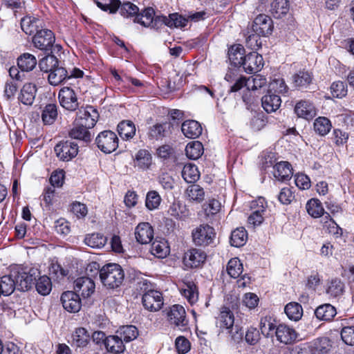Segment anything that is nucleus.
<instances>
[{
    "mask_svg": "<svg viewBox=\"0 0 354 354\" xmlns=\"http://www.w3.org/2000/svg\"><path fill=\"white\" fill-rule=\"evenodd\" d=\"M93 271H95V272L94 274H91V276L94 277L99 273L102 283L109 289L119 288L124 279V271L117 263H108L100 269L99 264L93 262L89 264L86 270L87 274H89V272H91Z\"/></svg>",
    "mask_w": 354,
    "mask_h": 354,
    "instance_id": "f257e3e1",
    "label": "nucleus"
},
{
    "mask_svg": "<svg viewBox=\"0 0 354 354\" xmlns=\"http://www.w3.org/2000/svg\"><path fill=\"white\" fill-rule=\"evenodd\" d=\"M16 288L21 291H27L31 288L34 281L36 280L37 270L30 268L28 270L26 268H18L11 271Z\"/></svg>",
    "mask_w": 354,
    "mask_h": 354,
    "instance_id": "f03ea898",
    "label": "nucleus"
},
{
    "mask_svg": "<svg viewBox=\"0 0 354 354\" xmlns=\"http://www.w3.org/2000/svg\"><path fill=\"white\" fill-rule=\"evenodd\" d=\"M33 46L44 53H53V46L55 42L53 32L49 29H40L32 38Z\"/></svg>",
    "mask_w": 354,
    "mask_h": 354,
    "instance_id": "7ed1b4c3",
    "label": "nucleus"
},
{
    "mask_svg": "<svg viewBox=\"0 0 354 354\" xmlns=\"http://www.w3.org/2000/svg\"><path fill=\"white\" fill-rule=\"evenodd\" d=\"M118 138L115 133L110 130L100 132L95 139V143L102 152L111 153L118 147Z\"/></svg>",
    "mask_w": 354,
    "mask_h": 354,
    "instance_id": "20e7f679",
    "label": "nucleus"
},
{
    "mask_svg": "<svg viewBox=\"0 0 354 354\" xmlns=\"http://www.w3.org/2000/svg\"><path fill=\"white\" fill-rule=\"evenodd\" d=\"M162 16H155L154 10L149 7L144 9L141 12H138L133 21L145 27L158 30L162 26Z\"/></svg>",
    "mask_w": 354,
    "mask_h": 354,
    "instance_id": "39448f33",
    "label": "nucleus"
},
{
    "mask_svg": "<svg viewBox=\"0 0 354 354\" xmlns=\"http://www.w3.org/2000/svg\"><path fill=\"white\" fill-rule=\"evenodd\" d=\"M79 147L75 142L62 140L57 143L54 151L57 157L62 161L68 162L75 158L78 153Z\"/></svg>",
    "mask_w": 354,
    "mask_h": 354,
    "instance_id": "423d86ee",
    "label": "nucleus"
},
{
    "mask_svg": "<svg viewBox=\"0 0 354 354\" xmlns=\"http://www.w3.org/2000/svg\"><path fill=\"white\" fill-rule=\"evenodd\" d=\"M58 99L60 105L67 111H75L80 106L76 92L69 86H64L59 90Z\"/></svg>",
    "mask_w": 354,
    "mask_h": 354,
    "instance_id": "0eeeda50",
    "label": "nucleus"
},
{
    "mask_svg": "<svg viewBox=\"0 0 354 354\" xmlns=\"http://www.w3.org/2000/svg\"><path fill=\"white\" fill-rule=\"evenodd\" d=\"M216 233L209 225H201L192 232L194 242L201 246H207L214 243Z\"/></svg>",
    "mask_w": 354,
    "mask_h": 354,
    "instance_id": "6e6552de",
    "label": "nucleus"
},
{
    "mask_svg": "<svg viewBox=\"0 0 354 354\" xmlns=\"http://www.w3.org/2000/svg\"><path fill=\"white\" fill-rule=\"evenodd\" d=\"M99 118L97 111L91 106H86L84 109H80L77 113L75 120V124L87 129H92L95 125Z\"/></svg>",
    "mask_w": 354,
    "mask_h": 354,
    "instance_id": "1a4fd4ad",
    "label": "nucleus"
},
{
    "mask_svg": "<svg viewBox=\"0 0 354 354\" xmlns=\"http://www.w3.org/2000/svg\"><path fill=\"white\" fill-rule=\"evenodd\" d=\"M167 318L171 324L179 328L181 330H185L188 320L186 319L185 310L181 305L172 306L167 313Z\"/></svg>",
    "mask_w": 354,
    "mask_h": 354,
    "instance_id": "9d476101",
    "label": "nucleus"
},
{
    "mask_svg": "<svg viewBox=\"0 0 354 354\" xmlns=\"http://www.w3.org/2000/svg\"><path fill=\"white\" fill-rule=\"evenodd\" d=\"M241 66L247 73L258 72L263 66V57L256 51L250 52L244 56Z\"/></svg>",
    "mask_w": 354,
    "mask_h": 354,
    "instance_id": "9b49d317",
    "label": "nucleus"
},
{
    "mask_svg": "<svg viewBox=\"0 0 354 354\" xmlns=\"http://www.w3.org/2000/svg\"><path fill=\"white\" fill-rule=\"evenodd\" d=\"M142 303L144 308L151 312H156L163 306V297L160 292L153 290L142 297Z\"/></svg>",
    "mask_w": 354,
    "mask_h": 354,
    "instance_id": "f8f14e48",
    "label": "nucleus"
},
{
    "mask_svg": "<svg viewBox=\"0 0 354 354\" xmlns=\"http://www.w3.org/2000/svg\"><path fill=\"white\" fill-rule=\"evenodd\" d=\"M252 28L254 32L264 37L268 36L273 30L272 20L268 15H259L254 19Z\"/></svg>",
    "mask_w": 354,
    "mask_h": 354,
    "instance_id": "ddd939ff",
    "label": "nucleus"
},
{
    "mask_svg": "<svg viewBox=\"0 0 354 354\" xmlns=\"http://www.w3.org/2000/svg\"><path fill=\"white\" fill-rule=\"evenodd\" d=\"M206 259V254L200 249L192 248L184 254V264L190 268H197L201 266Z\"/></svg>",
    "mask_w": 354,
    "mask_h": 354,
    "instance_id": "4468645a",
    "label": "nucleus"
},
{
    "mask_svg": "<svg viewBox=\"0 0 354 354\" xmlns=\"http://www.w3.org/2000/svg\"><path fill=\"white\" fill-rule=\"evenodd\" d=\"M95 288L93 280L88 277H79L74 281V292L83 298L89 297L94 292Z\"/></svg>",
    "mask_w": 354,
    "mask_h": 354,
    "instance_id": "2eb2a0df",
    "label": "nucleus"
},
{
    "mask_svg": "<svg viewBox=\"0 0 354 354\" xmlns=\"http://www.w3.org/2000/svg\"><path fill=\"white\" fill-rule=\"evenodd\" d=\"M63 308L69 313L78 312L82 306L80 295L73 291H66L62 294Z\"/></svg>",
    "mask_w": 354,
    "mask_h": 354,
    "instance_id": "dca6fc26",
    "label": "nucleus"
},
{
    "mask_svg": "<svg viewBox=\"0 0 354 354\" xmlns=\"http://www.w3.org/2000/svg\"><path fill=\"white\" fill-rule=\"evenodd\" d=\"M184 196L189 203L198 204L204 201L205 192L201 185L193 183L186 188Z\"/></svg>",
    "mask_w": 354,
    "mask_h": 354,
    "instance_id": "f3484780",
    "label": "nucleus"
},
{
    "mask_svg": "<svg viewBox=\"0 0 354 354\" xmlns=\"http://www.w3.org/2000/svg\"><path fill=\"white\" fill-rule=\"evenodd\" d=\"M135 236L138 243H149L153 238V229L149 223H141L136 228Z\"/></svg>",
    "mask_w": 354,
    "mask_h": 354,
    "instance_id": "a211bd4d",
    "label": "nucleus"
},
{
    "mask_svg": "<svg viewBox=\"0 0 354 354\" xmlns=\"http://www.w3.org/2000/svg\"><path fill=\"white\" fill-rule=\"evenodd\" d=\"M292 165L287 161L277 162L274 166V177L281 182H285L291 179L292 176Z\"/></svg>",
    "mask_w": 354,
    "mask_h": 354,
    "instance_id": "6ab92c4d",
    "label": "nucleus"
},
{
    "mask_svg": "<svg viewBox=\"0 0 354 354\" xmlns=\"http://www.w3.org/2000/svg\"><path fill=\"white\" fill-rule=\"evenodd\" d=\"M277 339L281 343L290 344L297 339V333L295 329L286 324H279L275 330Z\"/></svg>",
    "mask_w": 354,
    "mask_h": 354,
    "instance_id": "aec40b11",
    "label": "nucleus"
},
{
    "mask_svg": "<svg viewBox=\"0 0 354 354\" xmlns=\"http://www.w3.org/2000/svg\"><path fill=\"white\" fill-rule=\"evenodd\" d=\"M295 112L299 118L311 120L316 115V109L313 104L306 100H301L295 106Z\"/></svg>",
    "mask_w": 354,
    "mask_h": 354,
    "instance_id": "412c9836",
    "label": "nucleus"
},
{
    "mask_svg": "<svg viewBox=\"0 0 354 354\" xmlns=\"http://www.w3.org/2000/svg\"><path fill=\"white\" fill-rule=\"evenodd\" d=\"M181 131L185 137L195 139L201 135L203 129L198 122L194 120H188L182 124Z\"/></svg>",
    "mask_w": 354,
    "mask_h": 354,
    "instance_id": "4be33fe9",
    "label": "nucleus"
},
{
    "mask_svg": "<svg viewBox=\"0 0 354 354\" xmlns=\"http://www.w3.org/2000/svg\"><path fill=\"white\" fill-rule=\"evenodd\" d=\"M188 21L187 17L178 12L169 14L168 17L162 16V26L165 25L170 28H183L187 26Z\"/></svg>",
    "mask_w": 354,
    "mask_h": 354,
    "instance_id": "5701e85b",
    "label": "nucleus"
},
{
    "mask_svg": "<svg viewBox=\"0 0 354 354\" xmlns=\"http://www.w3.org/2000/svg\"><path fill=\"white\" fill-rule=\"evenodd\" d=\"M281 100L279 95L271 93H268L261 98V104L263 109L267 113L275 112L280 107Z\"/></svg>",
    "mask_w": 354,
    "mask_h": 354,
    "instance_id": "b1692460",
    "label": "nucleus"
},
{
    "mask_svg": "<svg viewBox=\"0 0 354 354\" xmlns=\"http://www.w3.org/2000/svg\"><path fill=\"white\" fill-rule=\"evenodd\" d=\"M48 73V80L49 84L52 86L61 84L68 78V71L60 65H58V66L55 67Z\"/></svg>",
    "mask_w": 354,
    "mask_h": 354,
    "instance_id": "393cba45",
    "label": "nucleus"
},
{
    "mask_svg": "<svg viewBox=\"0 0 354 354\" xmlns=\"http://www.w3.org/2000/svg\"><path fill=\"white\" fill-rule=\"evenodd\" d=\"M312 354H327L331 344L328 337H322L314 339L309 346Z\"/></svg>",
    "mask_w": 354,
    "mask_h": 354,
    "instance_id": "a878e982",
    "label": "nucleus"
},
{
    "mask_svg": "<svg viewBox=\"0 0 354 354\" xmlns=\"http://www.w3.org/2000/svg\"><path fill=\"white\" fill-rule=\"evenodd\" d=\"M37 93V87L32 83L25 84L21 89L19 100L25 105H32Z\"/></svg>",
    "mask_w": 354,
    "mask_h": 354,
    "instance_id": "bb28decb",
    "label": "nucleus"
},
{
    "mask_svg": "<svg viewBox=\"0 0 354 354\" xmlns=\"http://www.w3.org/2000/svg\"><path fill=\"white\" fill-rule=\"evenodd\" d=\"M167 214L178 220H184L189 216V210L179 201H174L169 207Z\"/></svg>",
    "mask_w": 354,
    "mask_h": 354,
    "instance_id": "cd10ccee",
    "label": "nucleus"
},
{
    "mask_svg": "<svg viewBox=\"0 0 354 354\" xmlns=\"http://www.w3.org/2000/svg\"><path fill=\"white\" fill-rule=\"evenodd\" d=\"M151 253L157 258L162 259L169 254V246L164 239H155L151 245Z\"/></svg>",
    "mask_w": 354,
    "mask_h": 354,
    "instance_id": "c85d7f7f",
    "label": "nucleus"
},
{
    "mask_svg": "<svg viewBox=\"0 0 354 354\" xmlns=\"http://www.w3.org/2000/svg\"><path fill=\"white\" fill-rule=\"evenodd\" d=\"M88 129H89L79 125V124H75L74 121V127L68 131V136L72 139L88 143L91 140V134Z\"/></svg>",
    "mask_w": 354,
    "mask_h": 354,
    "instance_id": "c756f323",
    "label": "nucleus"
},
{
    "mask_svg": "<svg viewBox=\"0 0 354 354\" xmlns=\"http://www.w3.org/2000/svg\"><path fill=\"white\" fill-rule=\"evenodd\" d=\"M245 49L241 44H234L228 49V58L231 65L236 67L241 66V62L244 58L243 54Z\"/></svg>",
    "mask_w": 354,
    "mask_h": 354,
    "instance_id": "7c9ffc66",
    "label": "nucleus"
},
{
    "mask_svg": "<svg viewBox=\"0 0 354 354\" xmlns=\"http://www.w3.org/2000/svg\"><path fill=\"white\" fill-rule=\"evenodd\" d=\"M37 64L35 55L25 53L17 58V66L23 72H29L32 71Z\"/></svg>",
    "mask_w": 354,
    "mask_h": 354,
    "instance_id": "2f4dec72",
    "label": "nucleus"
},
{
    "mask_svg": "<svg viewBox=\"0 0 354 354\" xmlns=\"http://www.w3.org/2000/svg\"><path fill=\"white\" fill-rule=\"evenodd\" d=\"M336 314V308L330 304L320 305L315 310L316 317L323 321L332 320Z\"/></svg>",
    "mask_w": 354,
    "mask_h": 354,
    "instance_id": "473e14b6",
    "label": "nucleus"
},
{
    "mask_svg": "<svg viewBox=\"0 0 354 354\" xmlns=\"http://www.w3.org/2000/svg\"><path fill=\"white\" fill-rule=\"evenodd\" d=\"M58 116L57 106L50 103L46 104L42 109L41 118L44 125L53 124Z\"/></svg>",
    "mask_w": 354,
    "mask_h": 354,
    "instance_id": "72a5a7b5",
    "label": "nucleus"
},
{
    "mask_svg": "<svg viewBox=\"0 0 354 354\" xmlns=\"http://www.w3.org/2000/svg\"><path fill=\"white\" fill-rule=\"evenodd\" d=\"M106 350L113 354H119L124 351L123 340L118 335L109 336L105 339Z\"/></svg>",
    "mask_w": 354,
    "mask_h": 354,
    "instance_id": "f704fd0d",
    "label": "nucleus"
},
{
    "mask_svg": "<svg viewBox=\"0 0 354 354\" xmlns=\"http://www.w3.org/2000/svg\"><path fill=\"white\" fill-rule=\"evenodd\" d=\"M71 345L75 347H85L90 340V335L84 328H76L72 334Z\"/></svg>",
    "mask_w": 354,
    "mask_h": 354,
    "instance_id": "c9c22d12",
    "label": "nucleus"
},
{
    "mask_svg": "<svg viewBox=\"0 0 354 354\" xmlns=\"http://www.w3.org/2000/svg\"><path fill=\"white\" fill-rule=\"evenodd\" d=\"M46 54L44 57L39 60L38 66L41 71L48 73L59 65V61L56 56L52 55V53L48 52Z\"/></svg>",
    "mask_w": 354,
    "mask_h": 354,
    "instance_id": "e433bc0d",
    "label": "nucleus"
},
{
    "mask_svg": "<svg viewBox=\"0 0 354 354\" xmlns=\"http://www.w3.org/2000/svg\"><path fill=\"white\" fill-rule=\"evenodd\" d=\"M290 5L288 0H274L270 6V12L273 17L280 19L289 12Z\"/></svg>",
    "mask_w": 354,
    "mask_h": 354,
    "instance_id": "4c0bfd02",
    "label": "nucleus"
},
{
    "mask_svg": "<svg viewBox=\"0 0 354 354\" xmlns=\"http://www.w3.org/2000/svg\"><path fill=\"white\" fill-rule=\"evenodd\" d=\"M135 163L140 169L147 170L152 164V156L148 150L140 149L136 154Z\"/></svg>",
    "mask_w": 354,
    "mask_h": 354,
    "instance_id": "58836bf2",
    "label": "nucleus"
},
{
    "mask_svg": "<svg viewBox=\"0 0 354 354\" xmlns=\"http://www.w3.org/2000/svg\"><path fill=\"white\" fill-rule=\"evenodd\" d=\"M40 20L32 16H26L21 19V28L26 34L31 35L39 31Z\"/></svg>",
    "mask_w": 354,
    "mask_h": 354,
    "instance_id": "ea45409f",
    "label": "nucleus"
},
{
    "mask_svg": "<svg viewBox=\"0 0 354 354\" xmlns=\"http://www.w3.org/2000/svg\"><path fill=\"white\" fill-rule=\"evenodd\" d=\"M107 241V238L101 233L95 232L85 236L84 243L92 248H102Z\"/></svg>",
    "mask_w": 354,
    "mask_h": 354,
    "instance_id": "a19ab883",
    "label": "nucleus"
},
{
    "mask_svg": "<svg viewBox=\"0 0 354 354\" xmlns=\"http://www.w3.org/2000/svg\"><path fill=\"white\" fill-rule=\"evenodd\" d=\"M16 288L15 279L12 272L8 275H4L0 278V296H8L11 295Z\"/></svg>",
    "mask_w": 354,
    "mask_h": 354,
    "instance_id": "79ce46f5",
    "label": "nucleus"
},
{
    "mask_svg": "<svg viewBox=\"0 0 354 354\" xmlns=\"http://www.w3.org/2000/svg\"><path fill=\"white\" fill-rule=\"evenodd\" d=\"M118 132L122 139L132 138L136 133V127L131 120H123L118 124Z\"/></svg>",
    "mask_w": 354,
    "mask_h": 354,
    "instance_id": "37998d69",
    "label": "nucleus"
},
{
    "mask_svg": "<svg viewBox=\"0 0 354 354\" xmlns=\"http://www.w3.org/2000/svg\"><path fill=\"white\" fill-rule=\"evenodd\" d=\"M181 174L183 179L191 184L195 183L200 178L197 167L192 163L184 165Z\"/></svg>",
    "mask_w": 354,
    "mask_h": 354,
    "instance_id": "c03bdc74",
    "label": "nucleus"
},
{
    "mask_svg": "<svg viewBox=\"0 0 354 354\" xmlns=\"http://www.w3.org/2000/svg\"><path fill=\"white\" fill-rule=\"evenodd\" d=\"M344 283L340 279H332L327 283L326 293L333 297H338L344 292Z\"/></svg>",
    "mask_w": 354,
    "mask_h": 354,
    "instance_id": "a18cd8bd",
    "label": "nucleus"
},
{
    "mask_svg": "<svg viewBox=\"0 0 354 354\" xmlns=\"http://www.w3.org/2000/svg\"><path fill=\"white\" fill-rule=\"evenodd\" d=\"M181 293L190 304H194L198 301V289L196 285L193 281L185 283V286L181 289Z\"/></svg>",
    "mask_w": 354,
    "mask_h": 354,
    "instance_id": "49530a36",
    "label": "nucleus"
},
{
    "mask_svg": "<svg viewBox=\"0 0 354 354\" xmlns=\"http://www.w3.org/2000/svg\"><path fill=\"white\" fill-rule=\"evenodd\" d=\"M219 326L221 328L228 329L234 326V317L233 313L229 308L223 306L221 308L220 315L218 317Z\"/></svg>",
    "mask_w": 354,
    "mask_h": 354,
    "instance_id": "de8ad7c7",
    "label": "nucleus"
},
{
    "mask_svg": "<svg viewBox=\"0 0 354 354\" xmlns=\"http://www.w3.org/2000/svg\"><path fill=\"white\" fill-rule=\"evenodd\" d=\"M170 124L167 122L157 123L150 127L148 136L151 139L160 140L166 136Z\"/></svg>",
    "mask_w": 354,
    "mask_h": 354,
    "instance_id": "09e8293b",
    "label": "nucleus"
},
{
    "mask_svg": "<svg viewBox=\"0 0 354 354\" xmlns=\"http://www.w3.org/2000/svg\"><path fill=\"white\" fill-rule=\"evenodd\" d=\"M248 239V233L244 227H238L231 233L230 243L234 247L245 245Z\"/></svg>",
    "mask_w": 354,
    "mask_h": 354,
    "instance_id": "8fccbe9b",
    "label": "nucleus"
},
{
    "mask_svg": "<svg viewBox=\"0 0 354 354\" xmlns=\"http://www.w3.org/2000/svg\"><path fill=\"white\" fill-rule=\"evenodd\" d=\"M306 210L314 218H319L326 215L322 203L317 198H311L307 202Z\"/></svg>",
    "mask_w": 354,
    "mask_h": 354,
    "instance_id": "3c124183",
    "label": "nucleus"
},
{
    "mask_svg": "<svg viewBox=\"0 0 354 354\" xmlns=\"http://www.w3.org/2000/svg\"><path fill=\"white\" fill-rule=\"evenodd\" d=\"M284 311L288 317L294 321L299 320L303 315V308L297 302H290L284 308Z\"/></svg>",
    "mask_w": 354,
    "mask_h": 354,
    "instance_id": "603ef678",
    "label": "nucleus"
},
{
    "mask_svg": "<svg viewBox=\"0 0 354 354\" xmlns=\"http://www.w3.org/2000/svg\"><path fill=\"white\" fill-rule=\"evenodd\" d=\"M117 333L120 335V337L123 341L129 342L137 337L138 331L135 326L127 325L120 327L117 330Z\"/></svg>",
    "mask_w": 354,
    "mask_h": 354,
    "instance_id": "864d4df0",
    "label": "nucleus"
},
{
    "mask_svg": "<svg viewBox=\"0 0 354 354\" xmlns=\"http://www.w3.org/2000/svg\"><path fill=\"white\" fill-rule=\"evenodd\" d=\"M268 91L269 93L285 94L288 92V87L283 78L274 77L269 83Z\"/></svg>",
    "mask_w": 354,
    "mask_h": 354,
    "instance_id": "5fc2aeb1",
    "label": "nucleus"
},
{
    "mask_svg": "<svg viewBox=\"0 0 354 354\" xmlns=\"http://www.w3.org/2000/svg\"><path fill=\"white\" fill-rule=\"evenodd\" d=\"M185 152L189 159L196 160L202 156L203 146L201 142L194 141L186 146Z\"/></svg>",
    "mask_w": 354,
    "mask_h": 354,
    "instance_id": "6e6d98bb",
    "label": "nucleus"
},
{
    "mask_svg": "<svg viewBox=\"0 0 354 354\" xmlns=\"http://www.w3.org/2000/svg\"><path fill=\"white\" fill-rule=\"evenodd\" d=\"M292 81L296 87L304 88L311 83L312 76L308 71H299L292 76Z\"/></svg>",
    "mask_w": 354,
    "mask_h": 354,
    "instance_id": "4d7b16f0",
    "label": "nucleus"
},
{
    "mask_svg": "<svg viewBox=\"0 0 354 354\" xmlns=\"http://www.w3.org/2000/svg\"><path fill=\"white\" fill-rule=\"evenodd\" d=\"M330 121L326 117H319L314 122V130L320 136L326 135L331 129Z\"/></svg>",
    "mask_w": 354,
    "mask_h": 354,
    "instance_id": "13d9d810",
    "label": "nucleus"
},
{
    "mask_svg": "<svg viewBox=\"0 0 354 354\" xmlns=\"http://www.w3.org/2000/svg\"><path fill=\"white\" fill-rule=\"evenodd\" d=\"M243 265L238 258L231 259L227 265V272L228 274L234 278H238L243 272Z\"/></svg>",
    "mask_w": 354,
    "mask_h": 354,
    "instance_id": "bf43d9fd",
    "label": "nucleus"
},
{
    "mask_svg": "<svg viewBox=\"0 0 354 354\" xmlns=\"http://www.w3.org/2000/svg\"><path fill=\"white\" fill-rule=\"evenodd\" d=\"M35 288L40 295H48L52 289L50 279L46 275L40 277L35 283Z\"/></svg>",
    "mask_w": 354,
    "mask_h": 354,
    "instance_id": "052dcab7",
    "label": "nucleus"
},
{
    "mask_svg": "<svg viewBox=\"0 0 354 354\" xmlns=\"http://www.w3.org/2000/svg\"><path fill=\"white\" fill-rule=\"evenodd\" d=\"M324 221V228L325 230L331 234L338 235L342 234V230L339 226L335 222V221L331 218L330 214L328 213H326V215L323 218Z\"/></svg>",
    "mask_w": 354,
    "mask_h": 354,
    "instance_id": "680f3d73",
    "label": "nucleus"
},
{
    "mask_svg": "<svg viewBox=\"0 0 354 354\" xmlns=\"http://www.w3.org/2000/svg\"><path fill=\"white\" fill-rule=\"evenodd\" d=\"M119 10L120 15L124 17H131L138 15L139 8L133 3L127 1L121 4L120 1V6L117 11Z\"/></svg>",
    "mask_w": 354,
    "mask_h": 354,
    "instance_id": "e2e57ef3",
    "label": "nucleus"
},
{
    "mask_svg": "<svg viewBox=\"0 0 354 354\" xmlns=\"http://www.w3.org/2000/svg\"><path fill=\"white\" fill-rule=\"evenodd\" d=\"M161 197L156 191H149L146 196L145 205L149 210L157 209L160 204Z\"/></svg>",
    "mask_w": 354,
    "mask_h": 354,
    "instance_id": "0e129e2a",
    "label": "nucleus"
},
{
    "mask_svg": "<svg viewBox=\"0 0 354 354\" xmlns=\"http://www.w3.org/2000/svg\"><path fill=\"white\" fill-rule=\"evenodd\" d=\"M54 228L55 232L64 237L71 232L70 223L64 218H60L55 221Z\"/></svg>",
    "mask_w": 354,
    "mask_h": 354,
    "instance_id": "69168bd1",
    "label": "nucleus"
},
{
    "mask_svg": "<svg viewBox=\"0 0 354 354\" xmlns=\"http://www.w3.org/2000/svg\"><path fill=\"white\" fill-rule=\"evenodd\" d=\"M265 211L263 205L258 208V209L254 210L248 218V224L253 227L260 225L264 220L263 214Z\"/></svg>",
    "mask_w": 354,
    "mask_h": 354,
    "instance_id": "338daca9",
    "label": "nucleus"
},
{
    "mask_svg": "<svg viewBox=\"0 0 354 354\" xmlns=\"http://www.w3.org/2000/svg\"><path fill=\"white\" fill-rule=\"evenodd\" d=\"M330 92L334 97L342 98L347 94V86L344 82H335L330 86Z\"/></svg>",
    "mask_w": 354,
    "mask_h": 354,
    "instance_id": "774afa93",
    "label": "nucleus"
}]
</instances>
